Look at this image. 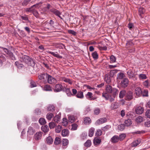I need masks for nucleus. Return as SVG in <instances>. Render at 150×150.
Returning <instances> with one entry per match:
<instances>
[{
  "mask_svg": "<svg viewBox=\"0 0 150 150\" xmlns=\"http://www.w3.org/2000/svg\"><path fill=\"white\" fill-rule=\"evenodd\" d=\"M20 60L22 62L25 63L28 65L33 67L34 66L35 62L29 56L23 55L20 58Z\"/></svg>",
  "mask_w": 150,
  "mask_h": 150,
  "instance_id": "nucleus-1",
  "label": "nucleus"
},
{
  "mask_svg": "<svg viewBox=\"0 0 150 150\" xmlns=\"http://www.w3.org/2000/svg\"><path fill=\"white\" fill-rule=\"evenodd\" d=\"M134 96L133 92L131 91H128L126 92L125 99L127 100H130L133 99Z\"/></svg>",
  "mask_w": 150,
  "mask_h": 150,
  "instance_id": "nucleus-2",
  "label": "nucleus"
},
{
  "mask_svg": "<svg viewBox=\"0 0 150 150\" xmlns=\"http://www.w3.org/2000/svg\"><path fill=\"white\" fill-rule=\"evenodd\" d=\"M63 87L60 83L56 84L54 87V91L55 92H58L63 90Z\"/></svg>",
  "mask_w": 150,
  "mask_h": 150,
  "instance_id": "nucleus-3",
  "label": "nucleus"
},
{
  "mask_svg": "<svg viewBox=\"0 0 150 150\" xmlns=\"http://www.w3.org/2000/svg\"><path fill=\"white\" fill-rule=\"evenodd\" d=\"M47 74H43L38 76L39 80L42 81L43 83H46L47 78Z\"/></svg>",
  "mask_w": 150,
  "mask_h": 150,
  "instance_id": "nucleus-4",
  "label": "nucleus"
},
{
  "mask_svg": "<svg viewBox=\"0 0 150 150\" xmlns=\"http://www.w3.org/2000/svg\"><path fill=\"white\" fill-rule=\"evenodd\" d=\"M55 80L56 79L54 78L47 74L46 83L48 82L49 83H54Z\"/></svg>",
  "mask_w": 150,
  "mask_h": 150,
  "instance_id": "nucleus-5",
  "label": "nucleus"
},
{
  "mask_svg": "<svg viewBox=\"0 0 150 150\" xmlns=\"http://www.w3.org/2000/svg\"><path fill=\"white\" fill-rule=\"evenodd\" d=\"M107 119L106 117H103L101 118L96 121V125H99L106 122H107Z\"/></svg>",
  "mask_w": 150,
  "mask_h": 150,
  "instance_id": "nucleus-6",
  "label": "nucleus"
},
{
  "mask_svg": "<svg viewBox=\"0 0 150 150\" xmlns=\"http://www.w3.org/2000/svg\"><path fill=\"white\" fill-rule=\"evenodd\" d=\"M129 84V81L127 79H124L121 83V85L122 87L125 88L127 87Z\"/></svg>",
  "mask_w": 150,
  "mask_h": 150,
  "instance_id": "nucleus-7",
  "label": "nucleus"
},
{
  "mask_svg": "<svg viewBox=\"0 0 150 150\" xmlns=\"http://www.w3.org/2000/svg\"><path fill=\"white\" fill-rule=\"evenodd\" d=\"M135 94L136 96H141L142 94V91L141 88L139 87L136 88L135 90Z\"/></svg>",
  "mask_w": 150,
  "mask_h": 150,
  "instance_id": "nucleus-8",
  "label": "nucleus"
},
{
  "mask_svg": "<svg viewBox=\"0 0 150 150\" xmlns=\"http://www.w3.org/2000/svg\"><path fill=\"white\" fill-rule=\"evenodd\" d=\"M42 133L41 132H37L34 135L35 139L36 140H39L41 138Z\"/></svg>",
  "mask_w": 150,
  "mask_h": 150,
  "instance_id": "nucleus-9",
  "label": "nucleus"
},
{
  "mask_svg": "<svg viewBox=\"0 0 150 150\" xmlns=\"http://www.w3.org/2000/svg\"><path fill=\"white\" fill-rule=\"evenodd\" d=\"M144 109L142 107L139 106L136 108L135 112L136 113L138 114H141L143 113Z\"/></svg>",
  "mask_w": 150,
  "mask_h": 150,
  "instance_id": "nucleus-10",
  "label": "nucleus"
},
{
  "mask_svg": "<svg viewBox=\"0 0 150 150\" xmlns=\"http://www.w3.org/2000/svg\"><path fill=\"white\" fill-rule=\"evenodd\" d=\"M112 76L109 74H106L105 76V81L107 83H109L111 81Z\"/></svg>",
  "mask_w": 150,
  "mask_h": 150,
  "instance_id": "nucleus-11",
  "label": "nucleus"
},
{
  "mask_svg": "<svg viewBox=\"0 0 150 150\" xmlns=\"http://www.w3.org/2000/svg\"><path fill=\"white\" fill-rule=\"evenodd\" d=\"M91 122V120L90 117H87L84 118L83 123L85 125H89Z\"/></svg>",
  "mask_w": 150,
  "mask_h": 150,
  "instance_id": "nucleus-12",
  "label": "nucleus"
},
{
  "mask_svg": "<svg viewBox=\"0 0 150 150\" xmlns=\"http://www.w3.org/2000/svg\"><path fill=\"white\" fill-rule=\"evenodd\" d=\"M48 53L49 54H51L54 57H55L57 58L62 59V56H60V55L58 54L57 52H52L49 51L48 52Z\"/></svg>",
  "mask_w": 150,
  "mask_h": 150,
  "instance_id": "nucleus-13",
  "label": "nucleus"
},
{
  "mask_svg": "<svg viewBox=\"0 0 150 150\" xmlns=\"http://www.w3.org/2000/svg\"><path fill=\"white\" fill-rule=\"evenodd\" d=\"M141 143L140 139H138L133 141L131 144V146L132 147L137 146Z\"/></svg>",
  "mask_w": 150,
  "mask_h": 150,
  "instance_id": "nucleus-14",
  "label": "nucleus"
},
{
  "mask_svg": "<svg viewBox=\"0 0 150 150\" xmlns=\"http://www.w3.org/2000/svg\"><path fill=\"white\" fill-rule=\"evenodd\" d=\"M119 140L118 136L115 135L113 136L111 139V142L114 143H115L118 142Z\"/></svg>",
  "mask_w": 150,
  "mask_h": 150,
  "instance_id": "nucleus-15",
  "label": "nucleus"
},
{
  "mask_svg": "<svg viewBox=\"0 0 150 150\" xmlns=\"http://www.w3.org/2000/svg\"><path fill=\"white\" fill-rule=\"evenodd\" d=\"M129 78L131 79L135 77V75L131 70H129L127 72Z\"/></svg>",
  "mask_w": 150,
  "mask_h": 150,
  "instance_id": "nucleus-16",
  "label": "nucleus"
},
{
  "mask_svg": "<svg viewBox=\"0 0 150 150\" xmlns=\"http://www.w3.org/2000/svg\"><path fill=\"white\" fill-rule=\"evenodd\" d=\"M69 131L67 129H63L61 132V134L62 136L66 137L68 136L69 134Z\"/></svg>",
  "mask_w": 150,
  "mask_h": 150,
  "instance_id": "nucleus-17",
  "label": "nucleus"
},
{
  "mask_svg": "<svg viewBox=\"0 0 150 150\" xmlns=\"http://www.w3.org/2000/svg\"><path fill=\"white\" fill-rule=\"evenodd\" d=\"M63 91L66 92L67 96H71L73 95L70 91L69 88H64Z\"/></svg>",
  "mask_w": 150,
  "mask_h": 150,
  "instance_id": "nucleus-18",
  "label": "nucleus"
},
{
  "mask_svg": "<svg viewBox=\"0 0 150 150\" xmlns=\"http://www.w3.org/2000/svg\"><path fill=\"white\" fill-rule=\"evenodd\" d=\"M101 140L100 138H96L93 140V144L95 146H97L100 144Z\"/></svg>",
  "mask_w": 150,
  "mask_h": 150,
  "instance_id": "nucleus-19",
  "label": "nucleus"
},
{
  "mask_svg": "<svg viewBox=\"0 0 150 150\" xmlns=\"http://www.w3.org/2000/svg\"><path fill=\"white\" fill-rule=\"evenodd\" d=\"M43 89L46 91H52V88L49 85H46L44 87Z\"/></svg>",
  "mask_w": 150,
  "mask_h": 150,
  "instance_id": "nucleus-20",
  "label": "nucleus"
},
{
  "mask_svg": "<svg viewBox=\"0 0 150 150\" xmlns=\"http://www.w3.org/2000/svg\"><path fill=\"white\" fill-rule=\"evenodd\" d=\"M61 115L60 114H58L55 116L53 118V121L56 122L58 123L60 120Z\"/></svg>",
  "mask_w": 150,
  "mask_h": 150,
  "instance_id": "nucleus-21",
  "label": "nucleus"
},
{
  "mask_svg": "<svg viewBox=\"0 0 150 150\" xmlns=\"http://www.w3.org/2000/svg\"><path fill=\"white\" fill-rule=\"evenodd\" d=\"M69 144V141L67 139H63L62 140V145L63 146V148H66Z\"/></svg>",
  "mask_w": 150,
  "mask_h": 150,
  "instance_id": "nucleus-22",
  "label": "nucleus"
},
{
  "mask_svg": "<svg viewBox=\"0 0 150 150\" xmlns=\"http://www.w3.org/2000/svg\"><path fill=\"white\" fill-rule=\"evenodd\" d=\"M50 11L53 13L55 15L57 16L61 14V13L60 11L54 8H52L50 9Z\"/></svg>",
  "mask_w": 150,
  "mask_h": 150,
  "instance_id": "nucleus-23",
  "label": "nucleus"
},
{
  "mask_svg": "<svg viewBox=\"0 0 150 150\" xmlns=\"http://www.w3.org/2000/svg\"><path fill=\"white\" fill-rule=\"evenodd\" d=\"M93 96V93L90 92H88L87 93L86 95V98L89 100H94V98H92Z\"/></svg>",
  "mask_w": 150,
  "mask_h": 150,
  "instance_id": "nucleus-24",
  "label": "nucleus"
},
{
  "mask_svg": "<svg viewBox=\"0 0 150 150\" xmlns=\"http://www.w3.org/2000/svg\"><path fill=\"white\" fill-rule=\"evenodd\" d=\"M35 132V130L33 128L31 127H29L28 131V134L29 135H33Z\"/></svg>",
  "mask_w": 150,
  "mask_h": 150,
  "instance_id": "nucleus-25",
  "label": "nucleus"
},
{
  "mask_svg": "<svg viewBox=\"0 0 150 150\" xmlns=\"http://www.w3.org/2000/svg\"><path fill=\"white\" fill-rule=\"evenodd\" d=\"M94 131V128L93 127L90 128L88 131V136L90 137H92L93 136Z\"/></svg>",
  "mask_w": 150,
  "mask_h": 150,
  "instance_id": "nucleus-26",
  "label": "nucleus"
},
{
  "mask_svg": "<svg viewBox=\"0 0 150 150\" xmlns=\"http://www.w3.org/2000/svg\"><path fill=\"white\" fill-rule=\"evenodd\" d=\"M46 141L48 144H50L52 143L53 140L51 137L49 136L47 138Z\"/></svg>",
  "mask_w": 150,
  "mask_h": 150,
  "instance_id": "nucleus-27",
  "label": "nucleus"
},
{
  "mask_svg": "<svg viewBox=\"0 0 150 150\" xmlns=\"http://www.w3.org/2000/svg\"><path fill=\"white\" fill-rule=\"evenodd\" d=\"M113 88H112V86L109 85H107L106 87V91L107 93H110L112 91Z\"/></svg>",
  "mask_w": 150,
  "mask_h": 150,
  "instance_id": "nucleus-28",
  "label": "nucleus"
},
{
  "mask_svg": "<svg viewBox=\"0 0 150 150\" xmlns=\"http://www.w3.org/2000/svg\"><path fill=\"white\" fill-rule=\"evenodd\" d=\"M62 80L66 82L69 83L70 84H72L73 83L72 81L70 79L66 78L65 77H61Z\"/></svg>",
  "mask_w": 150,
  "mask_h": 150,
  "instance_id": "nucleus-29",
  "label": "nucleus"
},
{
  "mask_svg": "<svg viewBox=\"0 0 150 150\" xmlns=\"http://www.w3.org/2000/svg\"><path fill=\"white\" fill-rule=\"evenodd\" d=\"M124 123L125 126L128 127L131 125L132 124V121L131 119H128L125 120Z\"/></svg>",
  "mask_w": 150,
  "mask_h": 150,
  "instance_id": "nucleus-30",
  "label": "nucleus"
},
{
  "mask_svg": "<svg viewBox=\"0 0 150 150\" xmlns=\"http://www.w3.org/2000/svg\"><path fill=\"white\" fill-rule=\"evenodd\" d=\"M61 139L58 137H56L55 138L54 144L56 145H58L61 144Z\"/></svg>",
  "mask_w": 150,
  "mask_h": 150,
  "instance_id": "nucleus-31",
  "label": "nucleus"
},
{
  "mask_svg": "<svg viewBox=\"0 0 150 150\" xmlns=\"http://www.w3.org/2000/svg\"><path fill=\"white\" fill-rule=\"evenodd\" d=\"M118 92V91L117 89L113 88L112 91L110 93L112 94L113 97L115 98Z\"/></svg>",
  "mask_w": 150,
  "mask_h": 150,
  "instance_id": "nucleus-32",
  "label": "nucleus"
},
{
  "mask_svg": "<svg viewBox=\"0 0 150 150\" xmlns=\"http://www.w3.org/2000/svg\"><path fill=\"white\" fill-rule=\"evenodd\" d=\"M76 96L77 98L81 99L83 98L84 97L83 92L80 91H78L77 92V94Z\"/></svg>",
  "mask_w": 150,
  "mask_h": 150,
  "instance_id": "nucleus-33",
  "label": "nucleus"
},
{
  "mask_svg": "<svg viewBox=\"0 0 150 150\" xmlns=\"http://www.w3.org/2000/svg\"><path fill=\"white\" fill-rule=\"evenodd\" d=\"M94 114L95 115H98L100 112V109L98 108H95L93 110Z\"/></svg>",
  "mask_w": 150,
  "mask_h": 150,
  "instance_id": "nucleus-34",
  "label": "nucleus"
},
{
  "mask_svg": "<svg viewBox=\"0 0 150 150\" xmlns=\"http://www.w3.org/2000/svg\"><path fill=\"white\" fill-rule=\"evenodd\" d=\"M41 129L42 131L44 132H47L49 130L48 127L47 125H45L44 126L42 127Z\"/></svg>",
  "mask_w": 150,
  "mask_h": 150,
  "instance_id": "nucleus-35",
  "label": "nucleus"
},
{
  "mask_svg": "<svg viewBox=\"0 0 150 150\" xmlns=\"http://www.w3.org/2000/svg\"><path fill=\"white\" fill-rule=\"evenodd\" d=\"M135 120L138 123H140L143 121V117H142L139 116L136 117Z\"/></svg>",
  "mask_w": 150,
  "mask_h": 150,
  "instance_id": "nucleus-36",
  "label": "nucleus"
},
{
  "mask_svg": "<svg viewBox=\"0 0 150 150\" xmlns=\"http://www.w3.org/2000/svg\"><path fill=\"white\" fill-rule=\"evenodd\" d=\"M126 92L125 91L122 90L119 93V97L120 98H122L125 96Z\"/></svg>",
  "mask_w": 150,
  "mask_h": 150,
  "instance_id": "nucleus-37",
  "label": "nucleus"
},
{
  "mask_svg": "<svg viewBox=\"0 0 150 150\" xmlns=\"http://www.w3.org/2000/svg\"><path fill=\"white\" fill-rule=\"evenodd\" d=\"M91 145V142L90 140H88L84 144V146L86 147H89Z\"/></svg>",
  "mask_w": 150,
  "mask_h": 150,
  "instance_id": "nucleus-38",
  "label": "nucleus"
},
{
  "mask_svg": "<svg viewBox=\"0 0 150 150\" xmlns=\"http://www.w3.org/2000/svg\"><path fill=\"white\" fill-rule=\"evenodd\" d=\"M125 76V75L123 73H120L117 74V79H121Z\"/></svg>",
  "mask_w": 150,
  "mask_h": 150,
  "instance_id": "nucleus-39",
  "label": "nucleus"
},
{
  "mask_svg": "<svg viewBox=\"0 0 150 150\" xmlns=\"http://www.w3.org/2000/svg\"><path fill=\"white\" fill-rule=\"evenodd\" d=\"M54 116V115L52 113H48L46 115V118L48 120H50Z\"/></svg>",
  "mask_w": 150,
  "mask_h": 150,
  "instance_id": "nucleus-40",
  "label": "nucleus"
},
{
  "mask_svg": "<svg viewBox=\"0 0 150 150\" xmlns=\"http://www.w3.org/2000/svg\"><path fill=\"white\" fill-rule=\"evenodd\" d=\"M10 58L13 60H15L16 59V58L13 54V53L11 52L10 51L7 54Z\"/></svg>",
  "mask_w": 150,
  "mask_h": 150,
  "instance_id": "nucleus-41",
  "label": "nucleus"
},
{
  "mask_svg": "<svg viewBox=\"0 0 150 150\" xmlns=\"http://www.w3.org/2000/svg\"><path fill=\"white\" fill-rule=\"evenodd\" d=\"M10 58L13 60H15L16 59V58L13 54V53L11 52L10 51L7 54Z\"/></svg>",
  "mask_w": 150,
  "mask_h": 150,
  "instance_id": "nucleus-42",
  "label": "nucleus"
},
{
  "mask_svg": "<svg viewBox=\"0 0 150 150\" xmlns=\"http://www.w3.org/2000/svg\"><path fill=\"white\" fill-rule=\"evenodd\" d=\"M39 123L42 125L45 124L46 123L45 119L43 118H40L39 120Z\"/></svg>",
  "mask_w": 150,
  "mask_h": 150,
  "instance_id": "nucleus-43",
  "label": "nucleus"
},
{
  "mask_svg": "<svg viewBox=\"0 0 150 150\" xmlns=\"http://www.w3.org/2000/svg\"><path fill=\"white\" fill-rule=\"evenodd\" d=\"M92 56L93 58L95 60L97 59L98 58V55L97 52L95 51L93 52L92 54Z\"/></svg>",
  "mask_w": 150,
  "mask_h": 150,
  "instance_id": "nucleus-44",
  "label": "nucleus"
},
{
  "mask_svg": "<svg viewBox=\"0 0 150 150\" xmlns=\"http://www.w3.org/2000/svg\"><path fill=\"white\" fill-rule=\"evenodd\" d=\"M87 136V133L86 132H83L81 134V138L82 140H83L86 139Z\"/></svg>",
  "mask_w": 150,
  "mask_h": 150,
  "instance_id": "nucleus-45",
  "label": "nucleus"
},
{
  "mask_svg": "<svg viewBox=\"0 0 150 150\" xmlns=\"http://www.w3.org/2000/svg\"><path fill=\"white\" fill-rule=\"evenodd\" d=\"M111 128V126L109 125H106L104 127L102 128V130L104 132H105L108 130L109 129Z\"/></svg>",
  "mask_w": 150,
  "mask_h": 150,
  "instance_id": "nucleus-46",
  "label": "nucleus"
},
{
  "mask_svg": "<svg viewBox=\"0 0 150 150\" xmlns=\"http://www.w3.org/2000/svg\"><path fill=\"white\" fill-rule=\"evenodd\" d=\"M134 44L132 42V40H129L127 41V42L126 43V45L127 47H130V46L133 45Z\"/></svg>",
  "mask_w": 150,
  "mask_h": 150,
  "instance_id": "nucleus-47",
  "label": "nucleus"
},
{
  "mask_svg": "<svg viewBox=\"0 0 150 150\" xmlns=\"http://www.w3.org/2000/svg\"><path fill=\"white\" fill-rule=\"evenodd\" d=\"M110 63H112L116 62V59L115 57L113 55L111 56L110 57Z\"/></svg>",
  "mask_w": 150,
  "mask_h": 150,
  "instance_id": "nucleus-48",
  "label": "nucleus"
},
{
  "mask_svg": "<svg viewBox=\"0 0 150 150\" xmlns=\"http://www.w3.org/2000/svg\"><path fill=\"white\" fill-rule=\"evenodd\" d=\"M55 107L52 105H50L47 108L48 110L49 111H53L55 110Z\"/></svg>",
  "mask_w": 150,
  "mask_h": 150,
  "instance_id": "nucleus-49",
  "label": "nucleus"
},
{
  "mask_svg": "<svg viewBox=\"0 0 150 150\" xmlns=\"http://www.w3.org/2000/svg\"><path fill=\"white\" fill-rule=\"evenodd\" d=\"M126 135L125 134H122L118 136L119 139L120 141L122 140L125 137Z\"/></svg>",
  "mask_w": 150,
  "mask_h": 150,
  "instance_id": "nucleus-50",
  "label": "nucleus"
},
{
  "mask_svg": "<svg viewBox=\"0 0 150 150\" xmlns=\"http://www.w3.org/2000/svg\"><path fill=\"white\" fill-rule=\"evenodd\" d=\"M139 78L140 79H145L147 78V77L145 74H140L139 75Z\"/></svg>",
  "mask_w": 150,
  "mask_h": 150,
  "instance_id": "nucleus-51",
  "label": "nucleus"
},
{
  "mask_svg": "<svg viewBox=\"0 0 150 150\" xmlns=\"http://www.w3.org/2000/svg\"><path fill=\"white\" fill-rule=\"evenodd\" d=\"M68 122H67V120L66 118H63V121L62 122V125L64 126H66L68 125Z\"/></svg>",
  "mask_w": 150,
  "mask_h": 150,
  "instance_id": "nucleus-52",
  "label": "nucleus"
},
{
  "mask_svg": "<svg viewBox=\"0 0 150 150\" xmlns=\"http://www.w3.org/2000/svg\"><path fill=\"white\" fill-rule=\"evenodd\" d=\"M32 13L33 15L36 18H38L39 16V14L37 11L34 9Z\"/></svg>",
  "mask_w": 150,
  "mask_h": 150,
  "instance_id": "nucleus-53",
  "label": "nucleus"
},
{
  "mask_svg": "<svg viewBox=\"0 0 150 150\" xmlns=\"http://www.w3.org/2000/svg\"><path fill=\"white\" fill-rule=\"evenodd\" d=\"M148 91L147 90H144L142 91V94L141 95L143 96H148Z\"/></svg>",
  "mask_w": 150,
  "mask_h": 150,
  "instance_id": "nucleus-54",
  "label": "nucleus"
},
{
  "mask_svg": "<svg viewBox=\"0 0 150 150\" xmlns=\"http://www.w3.org/2000/svg\"><path fill=\"white\" fill-rule=\"evenodd\" d=\"M62 127L60 126H57L55 129V130L57 133H59L61 131Z\"/></svg>",
  "mask_w": 150,
  "mask_h": 150,
  "instance_id": "nucleus-55",
  "label": "nucleus"
},
{
  "mask_svg": "<svg viewBox=\"0 0 150 150\" xmlns=\"http://www.w3.org/2000/svg\"><path fill=\"white\" fill-rule=\"evenodd\" d=\"M35 113L36 115H40L41 114V111L40 109H36L35 110Z\"/></svg>",
  "mask_w": 150,
  "mask_h": 150,
  "instance_id": "nucleus-56",
  "label": "nucleus"
},
{
  "mask_svg": "<svg viewBox=\"0 0 150 150\" xmlns=\"http://www.w3.org/2000/svg\"><path fill=\"white\" fill-rule=\"evenodd\" d=\"M49 126L50 128L53 129L56 126V124L53 122H51L49 123Z\"/></svg>",
  "mask_w": 150,
  "mask_h": 150,
  "instance_id": "nucleus-57",
  "label": "nucleus"
},
{
  "mask_svg": "<svg viewBox=\"0 0 150 150\" xmlns=\"http://www.w3.org/2000/svg\"><path fill=\"white\" fill-rule=\"evenodd\" d=\"M125 125L123 124H121L118 126V128L120 130H123L125 128Z\"/></svg>",
  "mask_w": 150,
  "mask_h": 150,
  "instance_id": "nucleus-58",
  "label": "nucleus"
},
{
  "mask_svg": "<svg viewBox=\"0 0 150 150\" xmlns=\"http://www.w3.org/2000/svg\"><path fill=\"white\" fill-rule=\"evenodd\" d=\"M102 96L104 97L107 100L109 99L110 97L108 94L106 93H103L102 94Z\"/></svg>",
  "mask_w": 150,
  "mask_h": 150,
  "instance_id": "nucleus-59",
  "label": "nucleus"
},
{
  "mask_svg": "<svg viewBox=\"0 0 150 150\" xmlns=\"http://www.w3.org/2000/svg\"><path fill=\"white\" fill-rule=\"evenodd\" d=\"M31 0H24L22 3V5L26 6L27 5Z\"/></svg>",
  "mask_w": 150,
  "mask_h": 150,
  "instance_id": "nucleus-60",
  "label": "nucleus"
},
{
  "mask_svg": "<svg viewBox=\"0 0 150 150\" xmlns=\"http://www.w3.org/2000/svg\"><path fill=\"white\" fill-rule=\"evenodd\" d=\"M33 8H32L31 6L29 8H27L25 9V11L27 12H30L32 13L33 12V11L34 9H33Z\"/></svg>",
  "mask_w": 150,
  "mask_h": 150,
  "instance_id": "nucleus-61",
  "label": "nucleus"
},
{
  "mask_svg": "<svg viewBox=\"0 0 150 150\" xmlns=\"http://www.w3.org/2000/svg\"><path fill=\"white\" fill-rule=\"evenodd\" d=\"M145 131L142 130L141 131H137L133 132L134 134H142L145 133Z\"/></svg>",
  "mask_w": 150,
  "mask_h": 150,
  "instance_id": "nucleus-62",
  "label": "nucleus"
},
{
  "mask_svg": "<svg viewBox=\"0 0 150 150\" xmlns=\"http://www.w3.org/2000/svg\"><path fill=\"white\" fill-rule=\"evenodd\" d=\"M144 125L145 126L147 127H150V120H148L144 122Z\"/></svg>",
  "mask_w": 150,
  "mask_h": 150,
  "instance_id": "nucleus-63",
  "label": "nucleus"
},
{
  "mask_svg": "<svg viewBox=\"0 0 150 150\" xmlns=\"http://www.w3.org/2000/svg\"><path fill=\"white\" fill-rule=\"evenodd\" d=\"M145 115L148 118H150V110H148L146 112Z\"/></svg>",
  "mask_w": 150,
  "mask_h": 150,
  "instance_id": "nucleus-64",
  "label": "nucleus"
}]
</instances>
